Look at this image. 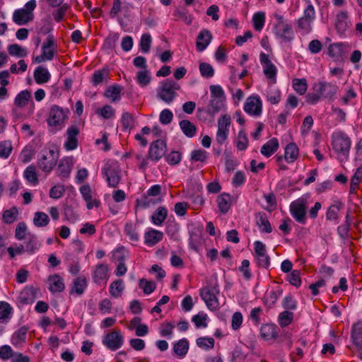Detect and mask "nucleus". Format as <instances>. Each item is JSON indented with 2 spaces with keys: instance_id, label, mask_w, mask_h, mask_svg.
<instances>
[{
  "instance_id": "nucleus-1",
  "label": "nucleus",
  "mask_w": 362,
  "mask_h": 362,
  "mask_svg": "<svg viewBox=\"0 0 362 362\" xmlns=\"http://www.w3.org/2000/svg\"><path fill=\"white\" fill-rule=\"evenodd\" d=\"M276 21L274 26V33L281 42L290 44L294 39V33L291 24L283 16L275 13Z\"/></svg>"
},
{
  "instance_id": "nucleus-2",
  "label": "nucleus",
  "mask_w": 362,
  "mask_h": 362,
  "mask_svg": "<svg viewBox=\"0 0 362 362\" xmlns=\"http://www.w3.org/2000/svg\"><path fill=\"white\" fill-rule=\"evenodd\" d=\"M209 89L211 98L204 111L213 116L224 108L226 96L223 88L218 85H211Z\"/></svg>"
},
{
  "instance_id": "nucleus-3",
  "label": "nucleus",
  "mask_w": 362,
  "mask_h": 362,
  "mask_svg": "<svg viewBox=\"0 0 362 362\" xmlns=\"http://www.w3.org/2000/svg\"><path fill=\"white\" fill-rule=\"evenodd\" d=\"M332 148L341 162L348 160L351 147V140L343 132H336L332 135Z\"/></svg>"
},
{
  "instance_id": "nucleus-4",
  "label": "nucleus",
  "mask_w": 362,
  "mask_h": 362,
  "mask_svg": "<svg viewBox=\"0 0 362 362\" xmlns=\"http://www.w3.org/2000/svg\"><path fill=\"white\" fill-rule=\"evenodd\" d=\"M310 203V196L308 194H304L291 203L290 213L298 223L301 224L306 223L307 209Z\"/></svg>"
},
{
  "instance_id": "nucleus-5",
  "label": "nucleus",
  "mask_w": 362,
  "mask_h": 362,
  "mask_svg": "<svg viewBox=\"0 0 362 362\" xmlns=\"http://www.w3.org/2000/svg\"><path fill=\"white\" fill-rule=\"evenodd\" d=\"M59 153L54 149L45 148L38 155L37 165L45 173H50L56 165Z\"/></svg>"
},
{
  "instance_id": "nucleus-6",
  "label": "nucleus",
  "mask_w": 362,
  "mask_h": 362,
  "mask_svg": "<svg viewBox=\"0 0 362 362\" xmlns=\"http://www.w3.org/2000/svg\"><path fill=\"white\" fill-rule=\"evenodd\" d=\"M219 289L216 284H209L200 290V296L211 310H216L219 307L218 295Z\"/></svg>"
},
{
  "instance_id": "nucleus-7",
  "label": "nucleus",
  "mask_w": 362,
  "mask_h": 362,
  "mask_svg": "<svg viewBox=\"0 0 362 362\" xmlns=\"http://www.w3.org/2000/svg\"><path fill=\"white\" fill-rule=\"evenodd\" d=\"M69 110L63 109L58 105H53L49 111L47 124L57 130L61 129L68 119Z\"/></svg>"
},
{
  "instance_id": "nucleus-8",
  "label": "nucleus",
  "mask_w": 362,
  "mask_h": 362,
  "mask_svg": "<svg viewBox=\"0 0 362 362\" xmlns=\"http://www.w3.org/2000/svg\"><path fill=\"white\" fill-rule=\"evenodd\" d=\"M124 340V335L121 330L114 329L103 337L102 343L109 350L116 351L122 346Z\"/></svg>"
},
{
  "instance_id": "nucleus-9",
  "label": "nucleus",
  "mask_w": 362,
  "mask_h": 362,
  "mask_svg": "<svg viewBox=\"0 0 362 362\" xmlns=\"http://www.w3.org/2000/svg\"><path fill=\"white\" fill-rule=\"evenodd\" d=\"M179 86L174 81L167 80L161 83L157 96L166 103H170L175 97Z\"/></svg>"
},
{
  "instance_id": "nucleus-10",
  "label": "nucleus",
  "mask_w": 362,
  "mask_h": 362,
  "mask_svg": "<svg viewBox=\"0 0 362 362\" xmlns=\"http://www.w3.org/2000/svg\"><path fill=\"white\" fill-rule=\"evenodd\" d=\"M259 61L263 67V72L266 78L270 80L272 83L276 82L277 68L269 59V55L261 52Z\"/></svg>"
},
{
  "instance_id": "nucleus-11",
  "label": "nucleus",
  "mask_w": 362,
  "mask_h": 362,
  "mask_svg": "<svg viewBox=\"0 0 362 362\" xmlns=\"http://www.w3.org/2000/svg\"><path fill=\"white\" fill-rule=\"evenodd\" d=\"M255 257L258 267L267 269L270 265V258L267 254L265 245L259 241L254 243Z\"/></svg>"
},
{
  "instance_id": "nucleus-12",
  "label": "nucleus",
  "mask_w": 362,
  "mask_h": 362,
  "mask_svg": "<svg viewBox=\"0 0 362 362\" xmlns=\"http://www.w3.org/2000/svg\"><path fill=\"white\" fill-rule=\"evenodd\" d=\"M230 124V117L227 115H222L218 121V131L216 136V141L220 145H222L227 139L229 126Z\"/></svg>"
},
{
  "instance_id": "nucleus-13",
  "label": "nucleus",
  "mask_w": 362,
  "mask_h": 362,
  "mask_svg": "<svg viewBox=\"0 0 362 362\" xmlns=\"http://www.w3.org/2000/svg\"><path fill=\"white\" fill-rule=\"evenodd\" d=\"M167 145L164 140L157 139L151 143L148 149V158L158 162L166 153Z\"/></svg>"
},
{
  "instance_id": "nucleus-14",
  "label": "nucleus",
  "mask_w": 362,
  "mask_h": 362,
  "mask_svg": "<svg viewBox=\"0 0 362 362\" xmlns=\"http://www.w3.org/2000/svg\"><path fill=\"white\" fill-rule=\"evenodd\" d=\"M351 339L353 344L362 359V320L354 323L351 330Z\"/></svg>"
},
{
  "instance_id": "nucleus-15",
  "label": "nucleus",
  "mask_w": 362,
  "mask_h": 362,
  "mask_svg": "<svg viewBox=\"0 0 362 362\" xmlns=\"http://www.w3.org/2000/svg\"><path fill=\"white\" fill-rule=\"evenodd\" d=\"M106 180L111 187H116L120 181V170L116 164L106 165L103 169Z\"/></svg>"
},
{
  "instance_id": "nucleus-16",
  "label": "nucleus",
  "mask_w": 362,
  "mask_h": 362,
  "mask_svg": "<svg viewBox=\"0 0 362 362\" xmlns=\"http://www.w3.org/2000/svg\"><path fill=\"white\" fill-rule=\"evenodd\" d=\"M262 107V104L259 96L249 97L244 105V110L255 117H259L261 115Z\"/></svg>"
},
{
  "instance_id": "nucleus-17",
  "label": "nucleus",
  "mask_w": 362,
  "mask_h": 362,
  "mask_svg": "<svg viewBox=\"0 0 362 362\" xmlns=\"http://www.w3.org/2000/svg\"><path fill=\"white\" fill-rule=\"evenodd\" d=\"M79 129L75 126L69 127L66 131V139L64 146L67 151H72L77 148Z\"/></svg>"
},
{
  "instance_id": "nucleus-18",
  "label": "nucleus",
  "mask_w": 362,
  "mask_h": 362,
  "mask_svg": "<svg viewBox=\"0 0 362 362\" xmlns=\"http://www.w3.org/2000/svg\"><path fill=\"white\" fill-rule=\"evenodd\" d=\"M109 267L107 264H99L95 267L93 273V280L95 283L100 284L106 283L109 279Z\"/></svg>"
},
{
  "instance_id": "nucleus-19",
  "label": "nucleus",
  "mask_w": 362,
  "mask_h": 362,
  "mask_svg": "<svg viewBox=\"0 0 362 362\" xmlns=\"http://www.w3.org/2000/svg\"><path fill=\"white\" fill-rule=\"evenodd\" d=\"M123 87L118 84H115L108 86L103 96L108 99L111 103H117L122 98Z\"/></svg>"
},
{
  "instance_id": "nucleus-20",
  "label": "nucleus",
  "mask_w": 362,
  "mask_h": 362,
  "mask_svg": "<svg viewBox=\"0 0 362 362\" xmlns=\"http://www.w3.org/2000/svg\"><path fill=\"white\" fill-rule=\"evenodd\" d=\"M28 331L26 326L21 327L15 331L11 338L12 345L17 348L22 347L26 341Z\"/></svg>"
},
{
  "instance_id": "nucleus-21",
  "label": "nucleus",
  "mask_w": 362,
  "mask_h": 362,
  "mask_svg": "<svg viewBox=\"0 0 362 362\" xmlns=\"http://www.w3.org/2000/svg\"><path fill=\"white\" fill-rule=\"evenodd\" d=\"M212 40V35L207 29L202 30L197 37L196 47L199 52H203L210 44Z\"/></svg>"
},
{
  "instance_id": "nucleus-22",
  "label": "nucleus",
  "mask_w": 362,
  "mask_h": 362,
  "mask_svg": "<svg viewBox=\"0 0 362 362\" xmlns=\"http://www.w3.org/2000/svg\"><path fill=\"white\" fill-rule=\"evenodd\" d=\"M74 164L72 157H66L59 160L57 173V175L63 178H66L69 176L71 170V168Z\"/></svg>"
},
{
  "instance_id": "nucleus-23",
  "label": "nucleus",
  "mask_w": 362,
  "mask_h": 362,
  "mask_svg": "<svg viewBox=\"0 0 362 362\" xmlns=\"http://www.w3.org/2000/svg\"><path fill=\"white\" fill-rule=\"evenodd\" d=\"M57 44L53 36H48L46 41L42 44V50L44 57L50 61L54 58L56 52Z\"/></svg>"
},
{
  "instance_id": "nucleus-24",
  "label": "nucleus",
  "mask_w": 362,
  "mask_h": 362,
  "mask_svg": "<svg viewBox=\"0 0 362 362\" xmlns=\"http://www.w3.org/2000/svg\"><path fill=\"white\" fill-rule=\"evenodd\" d=\"M163 232L151 228L144 233V243L149 247L154 246L163 240Z\"/></svg>"
},
{
  "instance_id": "nucleus-25",
  "label": "nucleus",
  "mask_w": 362,
  "mask_h": 362,
  "mask_svg": "<svg viewBox=\"0 0 362 362\" xmlns=\"http://www.w3.org/2000/svg\"><path fill=\"white\" fill-rule=\"evenodd\" d=\"M48 288L52 293L62 292L64 291L65 286L63 279L58 274H53L47 279Z\"/></svg>"
},
{
  "instance_id": "nucleus-26",
  "label": "nucleus",
  "mask_w": 362,
  "mask_h": 362,
  "mask_svg": "<svg viewBox=\"0 0 362 362\" xmlns=\"http://www.w3.org/2000/svg\"><path fill=\"white\" fill-rule=\"evenodd\" d=\"M80 192L86 202L87 208L92 209L99 206V202L92 197V190L88 185H84L80 187Z\"/></svg>"
},
{
  "instance_id": "nucleus-27",
  "label": "nucleus",
  "mask_w": 362,
  "mask_h": 362,
  "mask_svg": "<svg viewBox=\"0 0 362 362\" xmlns=\"http://www.w3.org/2000/svg\"><path fill=\"white\" fill-rule=\"evenodd\" d=\"M33 18V13L25 8H21L14 11L13 15V21L18 25H24L31 21Z\"/></svg>"
},
{
  "instance_id": "nucleus-28",
  "label": "nucleus",
  "mask_w": 362,
  "mask_h": 362,
  "mask_svg": "<svg viewBox=\"0 0 362 362\" xmlns=\"http://www.w3.org/2000/svg\"><path fill=\"white\" fill-rule=\"evenodd\" d=\"M29 101H32L31 94L28 90H24L17 94L14 100V104L18 107L22 108L24 107ZM34 103L31 102V112L34 111Z\"/></svg>"
},
{
  "instance_id": "nucleus-29",
  "label": "nucleus",
  "mask_w": 362,
  "mask_h": 362,
  "mask_svg": "<svg viewBox=\"0 0 362 362\" xmlns=\"http://www.w3.org/2000/svg\"><path fill=\"white\" fill-rule=\"evenodd\" d=\"M38 290L33 286H26L21 292L19 298L23 303H32L37 298Z\"/></svg>"
},
{
  "instance_id": "nucleus-30",
  "label": "nucleus",
  "mask_w": 362,
  "mask_h": 362,
  "mask_svg": "<svg viewBox=\"0 0 362 362\" xmlns=\"http://www.w3.org/2000/svg\"><path fill=\"white\" fill-rule=\"evenodd\" d=\"M255 221L262 232L269 233L272 231V226L265 213H257L255 215Z\"/></svg>"
},
{
  "instance_id": "nucleus-31",
  "label": "nucleus",
  "mask_w": 362,
  "mask_h": 362,
  "mask_svg": "<svg viewBox=\"0 0 362 362\" xmlns=\"http://www.w3.org/2000/svg\"><path fill=\"white\" fill-rule=\"evenodd\" d=\"M124 252H125V251H124V247H121V248L117 250L114 254L115 258L117 261H121V262H119L117 264V269L115 270V274L117 276H121L124 275L127 270V267L122 262V261L124 259V257H125Z\"/></svg>"
},
{
  "instance_id": "nucleus-32",
  "label": "nucleus",
  "mask_w": 362,
  "mask_h": 362,
  "mask_svg": "<svg viewBox=\"0 0 362 362\" xmlns=\"http://www.w3.org/2000/svg\"><path fill=\"white\" fill-rule=\"evenodd\" d=\"M51 78L47 69L43 66H37L34 71V78L37 84H42L48 82Z\"/></svg>"
},
{
  "instance_id": "nucleus-33",
  "label": "nucleus",
  "mask_w": 362,
  "mask_h": 362,
  "mask_svg": "<svg viewBox=\"0 0 362 362\" xmlns=\"http://www.w3.org/2000/svg\"><path fill=\"white\" fill-rule=\"evenodd\" d=\"M277 327L273 324H265L261 327L260 335L264 340H269L277 337Z\"/></svg>"
},
{
  "instance_id": "nucleus-34",
  "label": "nucleus",
  "mask_w": 362,
  "mask_h": 362,
  "mask_svg": "<svg viewBox=\"0 0 362 362\" xmlns=\"http://www.w3.org/2000/svg\"><path fill=\"white\" fill-rule=\"evenodd\" d=\"M299 149L295 143H290L285 148L284 158L286 162L293 163L298 157Z\"/></svg>"
},
{
  "instance_id": "nucleus-35",
  "label": "nucleus",
  "mask_w": 362,
  "mask_h": 362,
  "mask_svg": "<svg viewBox=\"0 0 362 362\" xmlns=\"http://www.w3.org/2000/svg\"><path fill=\"white\" fill-rule=\"evenodd\" d=\"M124 232L132 242H138L139 235L138 233V226L132 221L127 222L124 226Z\"/></svg>"
},
{
  "instance_id": "nucleus-36",
  "label": "nucleus",
  "mask_w": 362,
  "mask_h": 362,
  "mask_svg": "<svg viewBox=\"0 0 362 362\" xmlns=\"http://www.w3.org/2000/svg\"><path fill=\"white\" fill-rule=\"evenodd\" d=\"M87 285L86 278L84 276H78L74 280L70 293L80 296L83 294Z\"/></svg>"
},
{
  "instance_id": "nucleus-37",
  "label": "nucleus",
  "mask_w": 362,
  "mask_h": 362,
  "mask_svg": "<svg viewBox=\"0 0 362 362\" xmlns=\"http://www.w3.org/2000/svg\"><path fill=\"white\" fill-rule=\"evenodd\" d=\"M279 148L277 139L272 138L264 144L261 148V153L266 157L271 156Z\"/></svg>"
},
{
  "instance_id": "nucleus-38",
  "label": "nucleus",
  "mask_w": 362,
  "mask_h": 362,
  "mask_svg": "<svg viewBox=\"0 0 362 362\" xmlns=\"http://www.w3.org/2000/svg\"><path fill=\"white\" fill-rule=\"evenodd\" d=\"M23 177L32 185H37L39 183L36 167L33 165H30L25 169Z\"/></svg>"
},
{
  "instance_id": "nucleus-39",
  "label": "nucleus",
  "mask_w": 362,
  "mask_h": 362,
  "mask_svg": "<svg viewBox=\"0 0 362 362\" xmlns=\"http://www.w3.org/2000/svg\"><path fill=\"white\" fill-rule=\"evenodd\" d=\"M349 27L348 13L341 11L337 16L336 28L339 33H344Z\"/></svg>"
},
{
  "instance_id": "nucleus-40",
  "label": "nucleus",
  "mask_w": 362,
  "mask_h": 362,
  "mask_svg": "<svg viewBox=\"0 0 362 362\" xmlns=\"http://www.w3.org/2000/svg\"><path fill=\"white\" fill-rule=\"evenodd\" d=\"M217 204L220 211L226 214L228 211L231 206V199L228 194H222L217 197Z\"/></svg>"
},
{
  "instance_id": "nucleus-41",
  "label": "nucleus",
  "mask_w": 362,
  "mask_h": 362,
  "mask_svg": "<svg viewBox=\"0 0 362 362\" xmlns=\"http://www.w3.org/2000/svg\"><path fill=\"white\" fill-rule=\"evenodd\" d=\"M41 246V243L34 235H30L28 241L24 245V252L29 254H33L37 251Z\"/></svg>"
},
{
  "instance_id": "nucleus-42",
  "label": "nucleus",
  "mask_w": 362,
  "mask_h": 362,
  "mask_svg": "<svg viewBox=\"0 0 362 362\" xmlns=\"http://www.w3.org/2000/svg\"><path fill=\"white\" fill-rule=\"evenodd\" d=\"M179 125L182 132L186 136L192 138L195 136L197 132V128L195 125L193 123H192L189 120H181L179 123Z\"/></svg>"
},
{
  "instance_id": "nucleus-43",
  "label": "nucleus",
  "mask_w": 362,
  "mask_h": 362,
  "mask_svg": "<svg viewBox=\"0 0 362 362\" xmlns=\"http://www.w3.org/2000/svg\"><path fill=\"white\" fill-rule=\"evenodd\" d=\"M346 45L342 43L332 44L329 47V54L334 59H341L344 54Z\"/></svg>"
},
{
  "instance_id": "nucleus-44",
  "label": "nucleus",
  "mask_w": 362,
  "mask_h": 362,
  "mask_svg": "<svg viewBox=\"0 0 362 362\" xmlns=\"http://www.w3.org/2000/svg\"><path fill=\"white\" fill-rule=\"evenodd\" d=\"M109 78V69L107 68H103L95 71L92 76L93 85L96 86L103 81Z\"/></svg>"
},
{
  "instance_id": "nucleus-45",
  "label": "nucleus",
  "mask_w": 362,
  "mask_h": 362,
  "mask_svg": "<svg viewBox=\"0 0 362 362\" xmlns=\"http://www.w3.org/2000/svg\"><path fill=\"white\" fill-rule=\"evenodd\" d=\"M13 308L5 301H0V322H7L11 318Z\"/></svg>"
},
{
  "instance_id": "nucleus-46",
  "label": "nucleus",
  "mask_w": 362,
  "mask_h": 362,
  "mask_svg": "<svg viewBox=\"0 0 362 362\" xmlns=\"http://www.w3.org/2000/svg\"><path fill=\"white\" fill-rule=\"evenodd\" d=\"M189 344L186 339L179 340L173 347L174 353L179 357L183 358L187 353Z\"/></svg>"
},
{
  "instance_id": "nucleus-47",
  "label": "nucleus",
  "mask_w": 362,
  "mask_h": 362,
  "mask_svg": "<svg viewBox=\"0 0 362 362\" xmlns=\"http://www.w3.org/2000/svg\"><path fill=\"white\" fill-rule=\"evenodd\" d=\"M124 289L123 281L118 279L112 282L109 287L110 295L115 298H119Z\"/></svg>"
},
{
  "instance_id": "nucleus-48",
  "label": "nucleus",
  "mask_w": 362,
  "mask_h": 362,
  "mask_svg": "<svg viewBox=\"0 0 362 362\" xmlns=\"http://www.w3.org/2000/svg\"><path fill=\"white\" fill-rule=\"evenodd\" d=\"M168 211L165 207H158L151 216L152 222L156 226L161 225L165 220Z\"/></svg>"
},
{
  "instance_id": "nucleus-49",
  "label": "nucleus",
  "mask_w": 362,
  "mask_h": 362,
  "mask_svg": "<svg viewBox=\"0 0 362 362\" xmlns=\"http://www.w3.org/2000/svg\"><path fill=\"white\" fill-rule=\"evenodd\" d=\"M95 113L105 119L115 117V110L110 105H105L103 107L98 109Z\"/></svg>"
},
{
  "instance_id": "nucleus-50",
  "label": "nucleus",
  "mask_w": 362,
  "mask_h": 362,
  "mask_svg": "<svg viewBox=\"0 0 362 362\" xmlns=\"http://www.w3.org/2000/svg\"><path fill=\"white\" fill-rule=\"evenodd\" d=\"M362 181V167H359L356 169L354 176L351 180L350 194H355L358 188V185Z\"/></svg>"
},
{
  "instance_id": "nucleus-51",
  "label": "nucleus",
  "mask_w": 362,
  "mask_h": 362,
  "mask_svg": "<svg viewBox=\"0 0 362 362\" xmlns=\"http://www.w3.org/2000/svg\"><path fill=\"white\" fill-rule=\"evenodd\" d=\"M293 89L300 95H304L308 89V84L305 78H295L293 80Z\"/></svg>"
},
{
  "instance_id": "nucleus-52",
  "label": "nucleus",
  "mask_w": 362,
  "mask_h": 362,
  "mask_svg": "<svg viewBox=\"0 0 362 362\" xmlns=\"http://www.w3.org/2000/svg\"><path fill=\"white\" fill-rule=\"evenodd\" d=\"M136 79L141 87H145L151 82V77L148 70L142 69L137 72Z\"/></svg>"
},
{
  "instance_id": "nucleus-53",
  "label": "nucleus",
  "mask_w": 362,
  "mask_h": 362,
  "mask_svg": "<svg viewBox=\"0 0 362 362\" xmlns=\"http://www.w3.org/2000/svg\"><path fill=\"white\" fill-rule=\"evenodd\" d=\"M8 52L11 56L17 57H25L28 55L27 49L18 44L9 45L8 47Z\"/></svg>"
},
{
  "instance_id": "nucleus-54",
  "label": "nucleus",
  "mask_w": 362,
  "mask_h": 362,
  "mask_svg": "<svg viewBox=\"0 0 362 362\" xmlns=\"http://www.w3.org/2000/svg\"><path fill=\"white\" fill-rule=\"evenodd\" d=\"M313 22L309 21L308 19H306L301 16L297 21V27L303 34L305 35L311 32L313 29Z\"/></svg>"
},
{
  "instance_id": "nucleus-55",
  "label": "nucleus",
  "mask_w": 362,
  "mask_h": 362,
  "mask_svg": "<svg viewBox=\"0 0 362 362\" xmlns=\"http://www.w3.org/2000/svg\"><path fill=\"white\" fill-rule=\"evenodd\" d=\"M18 211L16 207L13 206L10 209L5 210L3 212L2 218L6 223H12L17 219Z\"/></svg>"
},
{
  "instance_id": "nucleus-56",
  "label": "nucleus",
  "mask_w": 362,
  "mask_h": 362,
  "mask_svg": "<svg viewBox=\"0 0 362 362\" xmlns=\"http://www.w3.org/2000/svg\"><path fill=\"white\" fill-rule=\"evenodd\" d=\"M152 43V37L150 34L144 33L141 35L139 42L140 49L142 52L148 53Z\"/></svg>"
},
{
  "instance_id": "nucleus-57",
  "label": "nucleus",
  "mask_w": 362,
  "mask_h": 362,
  "mask_svg": "<svg viewBox=\"0 0 362 362\" xmlns=\"http://www.w3.org/2000/svg\"><path fill=\"white\" fill-rule=\"evenodd\" d=\"M49 217L45 213L37 211L35 214L33 222L36 226H45L49 223Z\"/></svg>"
},
{
  "instance_id": "nucleus-58",
  "label": "nucleus",
  "mask_w": 362,
  "mask_h": 362,
  "mask_svg": "<svg viewBox=\"0 0 362 362\" xmlns=\"http://www.w3.org/2000/svg\"><path fill=\"white\" fill-rule=\"evenodd\" d=\"M253 25L256 30L260 31L263 28L265 22V14L263 12H258L252 17Z\"/></svg>"
},
{
  "instance_id": "nucleus-59",
  "label": "nucleus",
  "mask_w": 362,
  "mask_h": 362,
  "mask_svg": "<svg viewBox=\"0 0 362 362\" xmlns=\"http://www.w3.org/2000/svg\"><path fill=\"white\" fill-rule=\"evenodd\" d=\"M267 100L271 104H277L281 100V92L279 89L270 88L267 94Z\"/></svg>"
},
{
  "instance_id": "nucleus-60",
  "label": "nucleus",
  "mask_w": 362,
  "mask_h": 362,
  "mask_svg": "<svg viewBox=\"0 0 362 362\" xmlns=\"http://www.w3.org/2000/svg\"><path fill=\"white\" fill-rule=\"evenodd\" d=\"M13 147L11 141H4L0 142V158L6 159L11 153Z\"/></svg>"
},
{
  "instance_id": "nucleus-61",
  "label": "nucleus",
  "mask_w": 362,
  "mask_h": 362,
  "mask_svg": "<svg viewBox=\"0 0 362 362\" xmlns=\"http://www.w3.org/2000/svg\"><path fill=\"white\" fill-rule=\"evenodd\" d=\"M247 146L248 140L246 133L243 130H240L238 134L236 146L238 150L244 151L247 148Z\"/></svg>"
},
{
  "instance_id": "nucleus-62",
  "label": "nucleus",
  "mask_w": 362,
  "mask_h": 362,
  "mask_svg": "<svg viewBox=\"0 0 362 362\" xmlns=\"http://www.w3.org/2000/svg\"><path fill=\"white\" fill-rule=\"evenodd\" d=\"M306 2L307 6L304 9L302 16L313 22L316 17L315 8L310 0H307Z\"/></svg>"
},
{
  "instance_id": "nucleus-63",
  "label": "nucleus",
  "mask_w": 362,
  "mask_h": 362,
  "mask_svg": "<svg viewBox=\"0 0 362 362\" xmlns=\"http://www.w3.org/2000/svg\"><path fill=\"white\" fill-rule=\"evenodd\" d=\"M139 287L142 288L145 294H150L156 289V284L153 281L141 279L139 281Z\"/></svg>"
},
{
  "instance_id": "nucleus-64",
  "label": "nucleus",
  "mask_w": 362,
  "mask_h": 362,
  "mask_svg": "<svg viewBox=\"0 0 362 362\" xmlns=\"http://www.w3.org/2000/svg\"><path fill=\"white\" fill-rule=\"evenodd\" d=\"M293 317V313L289 311H284L279 314L278 317V321L281 327H286L291 322Z\"/></svg>"
}]
</instances>
